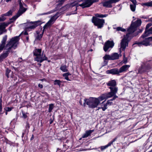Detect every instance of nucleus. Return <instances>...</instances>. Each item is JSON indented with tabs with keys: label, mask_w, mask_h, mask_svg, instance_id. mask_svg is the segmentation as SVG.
<instances>
[{
	"label": "nucleus",
	"mask_w": 152,
	"mask_h": 152,
	"mask_svg": "<svg viewBox=\"0 0 152 152\" xmlns=\"http://www.w3.org/2000/svg\"><path fill=\"white\" fill-rule=\"evenodd\" d=\"M141 20L138 19L135 22L131 23L130 27L127 29L128 33L124 36V38L121 42V48L120 50V53L121 50H124L126 47L128 46L130 35L136 30L137 28L141 25Z\"/></svg>",
	"instance_id": "f257e3e1"
},
{
	"label": "nucleus",
	"mask_w": 152,
	"mask_h": 152,
	"mask_svg": "<svg viewBox=\"0 0 152 152\" xmlns=\"http://www.w3.org/2000/svg\"><path fill=\"white\" fill-rule=\"evenodd\" d=\"M20 35V34L18 36H15L12 38L5 46V45H4L3 48H4L5 51L0 56V58L1 59H2L7 57L9 53L11 51L12 48L14 49L16 48L17 45L19 43V41L20 39L19 37Z\"/></svg>",
	"instance_id": "f03ea898"
},
{
	"label": "nucleus",
	"mask_w": 152,
	"mask_h": 152,
	"mask_svg": "<svg viewBox=\"0 0 152 152\" xmlns=\"http://www.w3.org/2000/svg\"><path fill=\"white\" fill-rule=\"evenodd\" d=\"M60 14V13L59 12H57L54 16L50 18L49 21L44 26L43 29L42 34H39L38 31H36L37 36L36 37V39L39 40L41 39L42 37L45 29L50 27L51 25L54 23L56 20L59 16Z\"/></svg>",
	"instance_id": "7ed1b4c3"
},
{
	"label": "nucleus",
	"mask_w": 152,
	"mask_h": 152,
	"mask_svg": "<svg viewBox=\"0 0 152 152\" xmlns=\"http://www.w3.org/2000/svg\"><path fill=\"white\" fill-rule=\"evenodd\" d=\"M41 49H37L35 50L33 52L34 56H36L34 59L38 62L42 63L44 61L47 60L48 58L45 56V55H44L43 52L41 53Z\"/></svg>",
	"instance_id": "20e7f679"
},
{
	"label": "nucleus",
	"mask_w": 152,
	"mask_h": 152,
	"mask_svg": "<svg viewBox=\"0 0 152 152\" xmlns=\"http://www.w3.org/2000/svg\"><path fill=\"white\" fill-rule=\"evenodd\" d=\"M152 66V60H149L143 62L138 70L137 74L142 73L145 72H148Z\"/></svg>",
	"instance_id": "39448f33"
},
{
	"label": "nucleus",
	"mask_w": 152,
	"mask_h": 152,
	"mask_svg": "<svg viewBox=\"0 0 152 152\" xmlns=\"http://www.w3.org/2000/svg\"><path fill=\"white\" fill-rule=\"evenodd\" d=\"M107 85L109 87L110 91L108 93L112 96L115 95L118 91V88L117 87V83L115 80H111L106 83Z\"/></svg>",
	"instance_id": "423d86ee"
},
{
	"label": "nucleus",
	"mask_w": 152,
	"mask_h": 152,
	"mask_svg": "<svg viewBox=\"0 0 152 152\" xmlns=\"http://www.w3.org/2000/svg\"><path fill=\"white\" fill-rule=\"evenodd\" d=\"M83 105L84 106L86 104L90 108H94L97 107L99 104L96 98L90 97L89 99H84Z\"/></svg>",
	"instance_id": "0eeeda50"
},
{
	"label": "nucleus",
	"mask_w": 152,
	"mask_h": 152,
	"mask_svg": "<svg viewBox=\"0 0 152 152\" xmlns=\"http://www.w3.org/2000/svg\"><path fill=\"white\" fill-rule=\"evenodd\" d=\"M99 0H83L79 1V2L82 1V3L80 4H78L76 2H74L72 4V6H76V7L79 6L82 7V8L90 7L94 2H98Z\"/></svg>",
	"instance_id": "6e6552de"
},
{
	"label": "nucleus",
	"mask_w": 152,
	"mask_h": 152,
	"mask_svg": "<svg viewBox=\"0 0 152 152\" xmlns=\"http://www.w3.org/2000/svg\"><path fill=\"white\" fill-rule=\"evenodd\" d=\"M20 6V9L16 15L13 16L10 19V23L13 22L15 21L19 17L24 13L26 10V9L23 7V5L26 6V5L21 2V0H18Z\"/></svg>",
	"instance_id": "1a4fd4ad"
},
{
	"label": "nucleus",
	"mask_w": 152,
	"mask_h": 152,
	"mask_svg": "<svg viewBox=\"0 0 152 152\" xmlns=\"http://www.w3.org/2000/svg\"><path fill=\"white\" fill-rule=\"evenodd\" d=\"M91 21L94 25L96 26L98 29L102 28L105 23L104 19L99 18L94 16L92 18Z\"/></svg>",
	"instance_id": "9d476101"
},
{
	"label": "nucleus",
	"mask_w": 152,
	"mask_h": 152,
	"mask_svg": "<svg viewBox=\"0 0 152 152\" xmlns=\"http://www.w3.org/2000/svg\"><path fill=\"white\" fill-rule=\"evenodd\" d=\"M145 38V37H144L143 38H141V37L140 38L139 41H136L134 45H137L139 47H140L142 45H144L145 46L151 45L152 46L151 44L149 42L148 38Z\"/></svg>",
	"instance_id": "9b49d317"
},
{
	"label": "nucleus",
	"mask_w": 152,
	"mask_h": 152,
	"mask_svg": "<svg viewBox=\"0 0 152 152\" xmlns=\"http://www.w3.org/2000/svg\"><path fill=\"white\" fill-rule=\"evenodd\" d=\"M40 24L41 21L39 20L28 23L26 24L25 29L27 31H30L34 29Z\"/></svg>",
	"instance_id": "f8f14e48"
},
{
	"label": "nucleus",
	"mask_w": 152,
	"mask_h": 152,
	"mask_svg": "<svg viewBox=\"0 0 152 152\" xmlns=\"http://www.w3.org/2000/svg\"><path fill=\"white\" fill-rule=\"evenodd\" d=\"M113 96L108 93L103 94L101 96H99L97 98H96V99L98 101V103L99 104L101 101L104 99L111 98Z\"/></svg>",
	"instance_id": "ddd939ff"
},
{
	"label": "nucleus",
	"mask_w": 152,
	"mask_h": 152,
	"mask_svg": "<svg viewBox=\"0 0 152 152\" xmlns=\"http://www.w3.org/2000/svg\"><path fill=\"white\" fill-rule=\"evenodd\" d=\"M114 43L113 41H110L109 40L107 41L104 43L103 49L105 52L107 51L110 48H112L114 46Z\"/></svg>",
	"instance_id": "4468645a"
},
{
	"label": "nucleus",
	"mask_w": 152,
	"mask_h": 152,
	"mask_svg": "<svg viewBox=\"0 0 152 152\" xmlns=\"http://www.w3.org/2000/svg\"><path fill=\"white\" fill-rule=\"evenodd\" d=\"M106 72L107 74H112L113 75H118L120 73L119 70L117 68H114L107 70L106 71Z\"/></svg>",
	"instance_id": "2eb2a0df"
},
{
	"label": "nucleus",
	"mask_w": 152,
	"mask_h": 152,
	"mask_svg": "<svg viewBox=\"0 0 152 152\" xmlns=\"http://www.w3.org/2000/svg\"><path fill=\"white\" fill-rule=\"evenodd\" d=\"M151 34H152V27L150 29L148 28L145 30L144 33L141 36V38L145 37Z\"/></svg>",
	"instance_id": "dca6fc26"
},
{
	"label": "nucleus",
	"mask_w": 152,
	"mask_h": 152,
	"mask_svg": "<svg viewBox=\"0 0 152 152\" xmlns=\"http://www.w3.org/2000/svg\"><path fill=\"white\" fill-rule=\"evenodd\" d=\"M7 39V36L6 35L3 37L1 42V43L0 44V52H1L3 49L4 45H5Z\"/></svg>",
	"instance_id": "f3484780"
},
{
	"label": "nucleus",
	"mask_w": 152,
	"mask_h": 152,
	"mask_svg": "<svg viewBox=\"0 0 152 152\" xmlns=\"http://www.w3.org/2000/svg\"><path fill=\"white\" fill-rule=\"evenodd\" d=\"M117 139V137H115V138L113 139L112 140H111L110 142L107 145L105 146H102L100 148L101 150L102 151L104 150V149H106L109 146H110L113 142H114L115 141H116Z\"/></svg>",
	"instance_id": "a211bd4d"
},
{
	"label": "nucleus",
	"mask_w": 152,
	"mask_h": 152,
	"mask_svg": "<svg viewBox=\"0 0 152 152\" xmlns=\"http://www.w3.org/2000/svg\"><path fill=\"white\" fill-rule=\"evenodd\" d=\"M10 23H5L3 22L0 23V31H6V30L5 29V27L8 26Z\"/></svg>",
	"instance_id": "6ab92c4d"
},
{
	"label": "nucleus",
	"mask_w": 152,
	"mask_h": 152,
	"mask_svg": "<svg viewBox=\"0 0 152 152\" xmlns=\"http://www.w3.org/2000/svg\"><path fill=\"white\" fill-rule=\"evenodd\" d=\"M130 66L127 65H125L121 67L119 70L120 73L126 72L129 67Z\"/></svg>",
	"instance_id": "aec40b11"
},
{
	"label": "nucleus",
	"mask_w": 152,
	"mask_h": 152,
	"mask_svg": "<svg viewBox=\"0 0 152 152\" xmlns=\"http://www.w3.org/2000/svg\"><path fill=\"white\" fill-rule=\"evenodd\" d=\"M113 98L110 100H108L106 104L107 105H111L112 103V101L115 100L116 98L118 97V96H117L116 94L114 95L113 96Z\"/></svg>",
	"instance_id": "412c9836"
},
{
	"label": "nucleus",
	"mask_w": 152,
	"mask_h": 152,
	"mask_svg": "<svg viewBox=\"0 0 152 152\" xmlns=\"http://www.w3.org/2000/svg\"><path fill=\"white\" fill-rule=\"evenodd\" d=\"M112 60L118 59L119 58V55L117 53H114L111 55Z\"/></svg>",
	"instance_id": "4be33fe9"
},
{
	"label": "nucleus",
	"mask_w": 152,
	"mask_h": 152,
	"mask_svg": "<svg viewBox=\"0 0 152 152\" xmlns=\"http://www.w3.org/2000/svg\"><path fill=\"white\" fill-rule=\"evenodd\" d=\"M108 15L107 14L103 15L102 14H99V13H96L95 14V17H96L97 18H104L107 17Z\"/></svg>",
	"instance_id": "5701e85b"
},
{
	"label": "nucleus",
	"mask_w": 152,
	"mask_h": 152,
	"mask_svg": "<svg viewBox=\"0 0 152 152\" xmlns=\"http://www.w3.org/2000/svg\"><path fill=\"white\" fill-rule=\"evenodd\" d=\"M67 67L65 65H62L60 68V69L63 72H67L68 71Z\"/></svg>",
	"instance_id": "b1692460"
},
{
	"label": "nucleus",
	"mask_w": 152,
	"mask_h": 152,
	"mask_svg": "<svg viewBox=\"0 0 152 152\" xmlns=\"http://www.w3.org/2000/svg\"><path fill=\"white\" fill-rule=\"evenodd\" d=\"M111 57V55H105V56L103 57V58L104 60H112Z\"/></svg>",
	"instance_id": "393cba45"
},
{
	"label": "nucleus",
	"mask_w": 152,
	"mask_h": 152,
	"mask_svg": "<svg viewBox=\"0 0 152 152\" xmlns=\"http://www.w3.org/2000/svg\"><path fill=\"white\" fill-rule=\"evenodd\" d=\"M71 74L69 72H67L66 73H64L63 76V77H64L65 79L67 80H70L69 79L68 77V76L71 75Z\"/></svg>",
	"instance_id": "a878e982"
},
{
	"label": "nucleus",
	"mask_w": 152,
	"mask_h": 152,
	"mask_svg": "<svg viewBox=\"0 0 152 152\" xmlns=\"http://www.w3.org/2000/svg\"><path fill=\"white\" fill-rule=\"evenodd\" d=\"M137 4H131L130 5V9L132 12H134L135 10L136 5Z\"/></svg>",
	"instance_id": "bb28decb"
},
{
	"label": "nucleus",
	"mask_w": 152,
	"mask_h": 152,
	"mask_svg": "<svg viewBox=\"0 0 152 152\" xmlns=\"http://www.w3.org/2000/svg\"><path fill=\"white\" fill-rule=\"evenodd\" d=\"M142 5H145L148 7H152V1L149 2H148L146 3H143Z\"/></svg>",
	"instance_id": "cd10ccee"
},
{
	"label": "nucleus",
	"mask_w": 152,
	"mask_h": 152,
	"mask_svg": "<svg viewBox=\"0 0 152 152\" xmlns=\"http://www.w3.org/2000/svg\"><path fill=\"white\" fill-rule=\"evenodd\" d=\"M91 134V133L88 130L86 131V132L83 135L82 137L83 138L87 137L89 136Z\"/></svg>",
	"instance_id": "c85d7f7f"
},
{
	"label": "nucleus",
	"mask_w": 152,
	"mask_h": 152,
	"mask_svg": "<svg viewBox=\"0 0 152 152\" xmlns=\"http://www.w3.org/2000/svg\"><path fill=\"white\" fill-rule=\"evenodd\" d=\"M61 81L60 80H54V85H58L59 86H61Z\"/></svg>",
	"instance_id": "c756f323"
},
{
	"label": "nucleus",
	"mask_w": 152,
	"mask_h": 152,
	"mask_svg": "<svg viewBox=\"0 0 152 152\" xmlns=\"http://www.w3.org/2000/svg\"><path fill=\"white\" fill-rule=\"evenodd\" d=\"M54 108V105L53 104H51L49 105V108L48 109V112L49 113H50L52 110Z\"/></svg>",
	"instance_id": "7c9ffc66"
},
{
	"label": "nucleus",
	"mask_w": 152,
	"mask_h": 152,
	"mask_svg": "<svg viewBox=\"0 0 152 152\" xmlns=\"http://www.w3.org/2000/svg\"><path fill=\"white\" fill-rule=\"evenodd\" d=\"M121 31L122 32H125L126 31V30L125 29L123 28L122 27H118L117 31Z\"/></svg>",
	"instance_id": "2f4dec72"
},
{
	"label": "nucleus",
	"mask_w": 152,
	"mask_h": 152,
	"mask_svg": "<svg viewBox=\"0 0 152 152\" xmlns=\"http://www.w3.org/2000/svg\"><path fill=\"white\" fill-rule=\"evenodd\" d=\"M11 70L8 69H6L5 75L8 78L10 77L9 74Z\"/></svg>",
	"instance_id": "473e14b6"
},
{
	"label": "nucleus",
	"mask_w": 152,
	"mask_h": 152,
	"mask_svg": "<svg viewBox=\"0 0 152 152\" xmlns=\"http://www.w3.org/2000/svg\"><path fill=\"white\" fill-rule=\"evenodd\" d=\"M12 11L11 10H10L4 14V15H5L6 16H9L11 15H12Z\"/></svg>",
	"instance_id": "72a5a7b5"
},
{
	"label": "nucleus",
	"mask_w": 152,
	"mask_h": 152,
	"mask_svg": "<svg viewBox=\"0 0 152 152\" xmlns=\"http://www.w3.org/2000/svg\"><path fill=\"white\" fill-rule=\"evenodd\" d=\"M5 16H6L5 15H4V14H3V15H2L1 16V17H0V21H4L6 18L5 17Z\"/></svg>",
	"instance_id": "f704fd0d"
},
{
	"label": "nucleus",
	"mask_w": 152,
	"mask_h": 152,
	"mask_svg": "<svg viewBox=\"0 0 152 152\" xmlns=\"http://www.w3.org/2000/svg\"><path fill=\"white\" fill-rule=\"evenodd\" d=\"M13 108L12 107H6L4 108V110L7 112H10V111Z\"/></svg>",
	"instance_id": "c9c22d12"
},
{
	"label": "nucleus",
	"mask_w": 152,
	"mask_h": 152,
	"mask_svg": "<svg viewBox=\"0 0 152 152\" xmlns=\"http://www.w3.org/2000/svg\"><path fill=\"white\" fill-rule=\"evenodd\" d=\"M41 93L42 94V96H46L47 97H49L48 94L46 92H41Z\"/></svg>",
	"instance_id": "e433bc0d"
},
{
	"label": "nucleus",
	"mask_w": 152,
	"mask_h": 152,
	"mask_svg": "<svg viewBox=\"0 0 152 152\" xmlns=\"http://www.w3.org/2000/svg\"><path fill=\"white\" fill-rule=\"evenodd\" d=\"M107 104H105L104 105V107H101V108H102V110L103 111H104L107 108Z\"/></svg>",
	"instance_id": "4c0bfd02"
},
{
	"label": "nucleus",
	"mask_w": 152,
	"mask_h": 152,
	"mask_svg": "<svg viewBox=\"0 0 152 152\" xmlns=\"http://www.w3.org/2000/svg\"><path fill=\"white\" fill-rule=\"evenodd\" d=\"M151 26H152V23H149L146 26L145 29H148L149 28V27Z\"/></svg>",
	"instance_id": "58836bf2"
},
{
	"label": "nucleus",
	"mask_w": 152,
	"mask_h": 152,
	"mask_svg": "<svg viewBox=\"0 0 152 152\" xmlns=\"http://www.w3.org/2000/svg\"><path fill=\"white\" fill-rule=\"evenodd\" d=\"M4 112V111H2V106H0V115L3 114Z\"/></svg>",
	"instance_id": "ea45409f"
},
{
	"label": "nucleus",
	"mask_w": 152,
	"mask_h": 152,
	"mask_svg": "<svg viewBox=\"0 0 152 152\" xmlns=\"http://www.w3.org/2000/svg\"><path fill=\"white\" fill-rule=\"evenodd\" d=\"M22 113L23 117L24 118H26L27 117V116L26 114L24 112H22Z\"/></svg>",
	"instance_id": "a19ab883"
},
{
	"label": "nucleus",
	"mask_w": 152,
	"mask_h": 152,
	"mask_svg": "<svg viewBox=\"0 0 152 152\" xmlns=\"http://www.w3.org/2000/svg\"><path fill=\"white\" fill-rule=\"evenodd\" d=\"M142 31V29H140V31H138L137 32V33L136 34H133L132 36L134 37V36H135L137 35L138 34V33H141Z\"/></svg>",
	"instance_id": "79ce46f5"
},
{
	"label": "nucleus",
	"mask_w": 152,
	"mask_h": 152,
	"mask_svg": "<svg viewBox=\"0 0 152 152\" xmlns=\"http://www.w3.org/2000/svg\"><path fill=\"white\" fill-rule=\"evenodd\" d=\"M26 129H27V128L29 129L30 128L29 124L27 122H26Z\"/></svg>",
	"instance_id": "37998d69"
},
{
	"label": "nucleus",
	"mask_w": 152,
	"mask_h": 152,
	"mask_svg": "<svg viewBox=\"0 0 152 152\" xmlns=\"http://www.w3.org/2000/svg\"><path fill=\"white\" fill-rule=\"evenodd\" d=\"M132 2L133 4H137V1L136 0H130Z\"/></svg>",
	"instance_id": "c03bdc74"
},
{
	"label": "nucleus",
	"mask_w": 152,
	"mask_h": 152,
	"mask_svg": "<svg viewBox=\"0 0 152 152\" xmlns=\"http://www.w3.org/2000/svg\"><path fill=\"white\" fill-rule=\"evenodd\" d=\"M123 63L126 64L127 62V59L126 58H124L123 60Z\"/></svg>",
	"instance_id": "a18cd8bd"
},
{
	"label": "nucleus",
	"mask_w": 152,
	"mask_h": 152,
	"mask_svg": "<svg viewBox=\"0 0 152 152\" xmlns=\"http://www.w3.org/2000/svg\"><path fill=\"white\" fill-rule=\"evenodd\" d=\"M65 0H59V4H62L63 3L64 1Z\"/></svg>",
	"instance_id": "49530a36"
},
{
	"label": "nucleus",
	"mask_w": 152,
	"mask_h": 152,
	"mask_svg": "<svg viewBox=\"0 0 152 152\" xmlns=\"http://www.w3.org/2000/svg\"><path fill=\"white\" fill-rule=\"evenodd\" d=\"M38 86L40 88H42L43 87V85L42 84H38Z\"/></svg>",
	"instance_id": "de8ad7c7"
},
{
	"label": "nucleus",
	"mask_w": 152,
	"mask_h": 152,
	"mask_svg": "<svg viewBox=\"0 0 152 152\" xmlns=\"http://www.w3.org/2000/svg\"><path fill=\"white\" fill-rule=\"evenodd\" d=\"M148 39H149V41L150 42H151L152 41V37H148Z\"/></svg>",
	"instance_id": "09e8293b"
},
{
	"label": "nucleus",
	"mask_w": 152,
	"mask_h": 152,
	"mask_svg": "<svg viewBox=\"0 0 152 152\" xmlns=\"http://www.w3.org/2000/svg\"><path fill=\"white\" fill-rule=\"evenodd\" d=\"M117 28H118V27H116V25H113V28L114 29H116V31H117Z\"/></svg>",
	"instance_id": "8fccbe9b"
},
{
	"label": "nucleus",
	"mask_w": 152,
	"mask_h": 152,
	"mask_svg": "<svg viewBox=\"0 0 152 152\" xmlns=\"http://www.w3.org/2000/svg\"><path fill=\"white\" fill-rule=\"evenodd\" d=\"M79 103L80 105H83L82 101V99H80V100L79 101Z\"/></svg>",
	"instance_id": "3c124183"
},
{
	"label": "nucleus",
	"mask_w": 152,
	"mask_h": 152,
	"mask_svg": "<svg viewBox=\"0 0 152 152\" xmlns=\"http://www.w3.org/2000/svg\"><path fill=\"white\" fill-rule=\"evenodd\" d=\"M2 100L1 98V99H0V106H2Z\"/></svg>",
	"instance_id": "603ef678"
},
{
	"label": "nucleus",
	"mask_w": 152,
	"mask_h": 152,
	"mask_svg": "<svg viewBox=\"0 0 152 152\" xmlns=\"http://www.w3.org/2000/svg\"><path fill=\"white\" fill-rule=\"evenodd\" d=\"M34 138V135L32 134V136L30 139V140H32Z\"/></svg>",
	"instance_id": "864d4df0"
},
{
	"label": "nucleus",
	"mask_w": 152,
	"mask_h": 152,
	"mask_svg": "<svg viewBox=\"0 0 152 152\" xmlns=\"http://www.w3.org/2000/svg\"><path fill=\"white\" fill-rule=\"evenodd\" d=\"M88 131H89V132H90V133L91 134L92 132H93L94 131V130H90Z\"/></svg>",
	"instance_id": "5fc2aeb1"
},
{
	"label": "nucleus",
	"mask_w": 152,
	"mask_h": 152,
	"mask_svg": "<svg viewBox=\"0 0 152 152\" xmlns=\"http://www.w3.org/2000/svg\"><path fill=\"white\" fill-rule=\"evenodd\" d=\"M148 21L152 22V17L149 19Z\"/></svg>",
	"instance_id": "6e6d98bb"
},
{
	"label": "nucleus",
	"mask_w": 152,
	"mask_h": 152,
	"mask_svg": "<svg viewBox=\"0 0 152 152\" xmlns=\"http://www.w3.org/2000/svg\"><path fill=\"white\" fill-rule=\"evenodd\" d=\"M99 39L100 40H101L102 39V36H99Z\"/></svg>",
	"instance_id": "4d7b16f0"
},
{
	"label": "nucleus",
	"mask_w": 152,
	"mask_h": 152,
	"mask_svg": "<svg viewBox=\"0 0 152 152\" xmlns=\"http://www.w3.org/2000/svg\"><path fill=\"white\" fill-rule=\"evenodd\" d=\"M24 34L25 35H27L28 34V33L27 32H24Z\"/></svg>",
	"instance_id": "13d9d810"
},
{
	"label": "nucleus",
	"mask_w": 152,
	"mask_h": 152,
	"mask_svg": "<svg viewBox=\"0 0 152 152\" xmlns=\"http://www.w3.org/2000/svg\"><path fill=\"white\" fill-rule=\"evenodd\" d=\"M26 39L27 41H28L29 39V37L28 36H27L26 37Z\"/></svg>",
	"instance_id": "bf43d9fd"
},
{
	"label": "nucleus",
	"mask_w": 152,
	"mask_h": 152,
	"mask_svg": "<svg viewBox=\"0 0 152 152\" xmlns=\"http://www.w3.org/2000/svg\"><path fill=\"white\" fill-rule=\"evenodd\" d=\"M24 132L22 134V138H23L24 137Z\"/></svg>",
	"instance_id": "052dcab7"
},
{
	"label": "nucleus",
	"mask_w": 152,
	"mask_h": 152,
	"mask_svg": "<svg viewBox=\"0 0 152 152\" xmlns=\"http://www.w3.org/2000/svg\"><path fill=\"white\" fill-rule=\"evenodd\" d=\"M5 1L7 2H9V1H11V0H5Z\"/></svg>",
	"instance_id": "680f3d73"
},
{
	"label": "nucleus",
	"mask_w": 152,
	"mask_h": 152,
	"mask_svg": "<svg viewBox=\"0 0 152 152\" xmlns=\"http://www.w3.org/2000/svg\"><path fill=\"white\" fill-rule=\"evenodd\" d=\"M5 31H1V32H0V35L2 34L3 33V32H4Z\"/></svg>",
	"instance_id": "e2e57ef3"
},
{
	"label": "nucleus",
	"mask_w": 152,
	"mask_h": 152,
	"mask_svg": "<svg viewBox=\"0 0 152 152\" xmlns=\"http://www.w3.org/2000/svg\"><path fill=\"white\" fill-rule=\"evenodd\" d=\"M7 112H7L6 111H5V115H7Z\"/></svg>",
	"instance_id": "0e129e2a"
},
{
	"label": "nucleus",
	"mask_w": 152,
	"mask_h": 152,
	"mask_svg": "<svg viewBox=\"0 0 152 152\" xmlns=\"http://www.w3.org/2000/svg\"><path fill=\"white\" fill-rule=\"evenodd\" d=\"M40 63H40V62H39V64L38 63V65H39L40 66H41V64H40Z\"/></svg>",
	"instance_id": "69168bd1"
},
{
	"label": "nucleus",
	"mask_w": 152,
	"mask_h": 152,
	"mask_svg": "<svg viewBox=\"0 0 152 152\" xmlns=\"http://www.w3.org/2000/svg\"><path fill=\"white\" fill-rule=\"evenodd\" d=\"M37 1V0H33V2H36Z\"/></svg>",
	"instance_id": "338daca9"
},
{
	"label": "nucleus",
	"mask_w": 152,
	"mask_h": 152,
	"mask_svg": "<svg viewBox=\"0 0 152 152\" xmlns=\"http://www.w3.org/2000/svg\"><path fill=\"white\" fill-rule=\"evenodd\" d=\"M101 109V107H98V109H97V110H99V109Z\"/></svg>",
	"instance_id": "774afa93"
}]
</instances>
